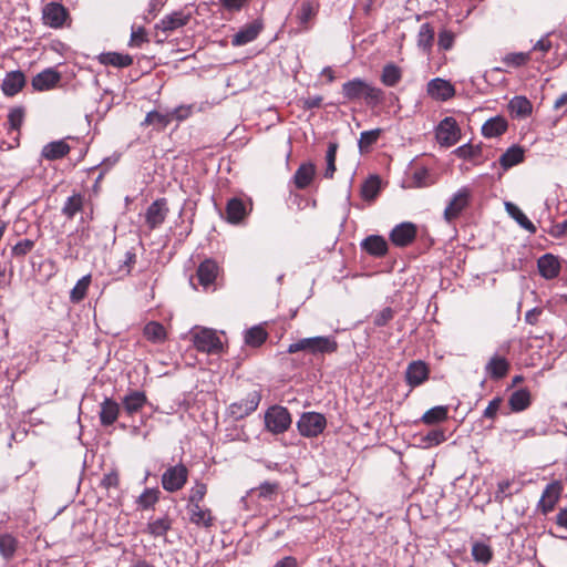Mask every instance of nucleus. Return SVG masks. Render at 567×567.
<instances>
[{
    "label": "nucleus",
    "mask_w": 567,
    "mask_h": 567,
    "mask_svg": "<svg viewBox=\"0 0 567 567\" xmlns=\"http://www.w3.org/2000/svg\"><path fill=\"white\" fill-rule=\"evenodd\" d=\"M260 400L261 394L258 391H252L246 398L231 403L228 406V413L233 419L241 420L257 410Z\"/></svg>",
    "instance_id": "1a4fd4ad"
},
{
    "label": "nucleus",
    "mask_w": 567,
    "mask_h": 567,
    "mask_svg": "<svg viewBox=\"0 0 567 567\" xmlns=\"http://www.w3.org/2000/svg\"><path fill=\"white\" fill-rule=\"evenodd\" d=\"M188 21V17L185 16L184 13L182 12H174L169 16H166L162 19L161 23H162V29L164 31H172V30H175L177 28H181L183 25H185Z\"/></svg>",
    "instance_id": "09e8293b"
},
{
    "label": "nucleus",
    "mask_w": 567,
    "mask_h": 567,
    "mask_svg": "<svg viewBox=\"0 0 567 567\" xmlns=\"http://www.w3.org/2000/svg\"><path fill=\"white\" fill-rule=\"evenodd\" d=\"M560 494H561V485L559 482H553L550 484H548L543 494H542V497L538 502V508L539 511L543 513V514H548L550 513L559 497H560Z\"/></svg>",
    "instance_id": "aec40b11"
},
{
    "label": "nucleus",
    "mask_w": 567,
    "mask_h": 567,
    "mask_svg": "<svg viewBox=\"0 0 567 567\" xmlns=\"http://www.w3.org/2000/svg\"><path fill=\"white\" fill-rule=\"evenodd\" d=\"M25 117V109L23 106H14L8 113V131L19 132Z\"/></svg>",
    "instance_id": "de8ad7c7"
},
{
    "label": "nucleus",
    "mask_w": 567,
    "mask_h": 567,
    "mask_svg": "<svg viewBox=\"0 0 567 567\" xmlns=\"http://www.w3.org/2000/svg\"><path fill=\"white\" fill-rule=\"evenodd\" d=\"M207 493V485L203 482L196 481L195 485L189 491L188 504H200Z\"/></svg>",
    "instance_id": "13d9d810"
},
{
    "label": "nucleus",
    "mask_w": 567,
    "mask_h": 567,
    "mask_svg": "<svg viewBox=\"0 0 567 567\" xmlns=\"http://www.w3.org/2000/svg\"><path fill=\"white\" fill-rule=\"evenodd\" d=\"M338 145L336 143H330L328 145L326 162L327 167L324 171L326 178H332L336 172V157H337Z\"/></svg>",
    "instance_id": "4d7b16f0"
},
{
    "label": "nucleus",
    "mask_w": 567,
    "mask_h": 567,
    "mask_svg": "<svg viewBox=\"0 0 567 567\" xmlns=\"http://www.w3.org/2000/svg\"><path fill=\"white\" fill-rule=\"evenodd\" d=\"M509 368L511 363L504 355L494 353L486 362L484 370L489 379L501 380L507 375Z\"/></svg>",
    "instance_id": "f3484780"
},
{
    "label": "nucleus",
    "mask_w": 567,
    "mask_h": 567,
    "mask_svg": "<svg viewBox=\"0 0 567 567\" xmlns=\"http://www.w3.org/2000/svg\"><path fill=\"white\" fill-rule=\"evenodd\" d=\"M171 527H172V523L167 516L157 518L147 524L148 532L154 537H159V536L166 535V533L171 529Z\"/></svg>",
    "instance_id": "3c124183"
},
{
    "label": "nucleus",
    "mask_w": 567,
    "mask_h": 567,
    "mask_svg": "<svg viewBox=\"0 0 567 567\" xmlns=\"http://www.w3.org/2000/svg\"><path fill=\"white\" fill-rule=\"evenodd\" d=\"M70 150L69 144L64 140H59L45 144L41 155L48 161H55L66 156Z\"/></svg>",
    "instance_id": "cd10ccee"
},
{
    "label": "nucleus",
    "mask_w": 567,
    "mask_h": 567,
    "mask_svg": "<svg viewBox=\"0 0 567 567\" xmlns=\"http://www.w3.org/2000/svg\"><path fill=\"white\" fill-rule=\"evenodd\" d=\"M429 374L430 369L424 361H412L405 370V381L410 386L415 388L423 384L429 379Z\"/></svg>",
    "instance_id": "dca6fc26"
},
{
    "label": "nucleus",
    "mask_w": 567,
    "mask_h": 567,
    "mask_svg": "<svg viewBox=\"0 0 567 567\" xmlns=\"http://www.w3.org/2000/svg\"><path fill=\"white\" fill-rule=\"evenodd\" d=\"M502 403L503 399L501 396H495L493 400H491L488 405L483 411V417L494 421L499 412Z\"/></svg>",
    "instance_id": "0e129e2a"
},
{
    "label": "nucleus",
    "mask_w": 567,
    "mask_h": 567,
    "mask_svg": "<svg viewBox=\"0 0 567 567\" xmlns=\"http://www.w3.org/2000/svg\"><path fill=\"white\" fill-rule=\"evenodd\" d=\"M426 93L435 101L445 102L455 95V87L445 79L434 78L429 81L426 85Z\"/></svg>",
    "instance_id": "9b49d317"
},
{
    "label": "nucleus",
    "mask_w": 567,
    "mask_h": 567,
    "mask_svg": "<svg viewBox=\"0 0 567 567\" xmlns=\"http://www.w3.org/2000/svg\"><path fill=\"white\" fill-rule=\"evenodd\" d=\"M508 110L513 117L524 118L532 114L533 105L526 96L517 95L508 102Z\"/></svg>",
    "instance_id": "7c9ffc66"
},
{
    "label": "nucleus",
    "mask_w": 567,
    "mask_h": 567,
    "mask_svg": "<svg viewBox=\"0 0 567 567\" xmlns=\"http://www.w3.org/2000/svg\"><path fill=\"white\" fill-rule=\"evenodd\" d=\"M68 18L66 9L58 2H50L42 10V19L44 24L58 29L63 27Z\"/></svg>",
    "instance_id": "4468645a"
},
{
    "label": "nucleus",
    "mask_w": 567,
    "mask_h": 567,
    "mask_svg": "<svg viewBox=\"0 0 567 567\" xmlns=\"http://www.w3.org/2000/svg\"><path fill=\"white\" fill-rule=\"evenodd\" d=\"M188 478L187 467L178 463L169 466L162 475V486L166 492L175 493L181 491Z\"/></svg>",
    "instance_id": "0eeeda50"
},
{
    "label": "nucleus",
    "mask_w": 567,
    "mask_h": 567,
    "mask_svg": "<svg viewBox=\"0 0 567 567\" xmlns=\"http://www.w3.org/2000/svg\"><path fill=\"white\" fill-rule=\"evenodd\" d=\"M445 432L442 429L431 430L429 433L422 436L421 444L424 449H431L445 442Z\"/></svg>",
    "instance_id": "8fccbe9b"
},
{
    "label": "nucleus",
    "mask_w": 567,
    "mask_h": 567,
    "mask_svg": "<svg viewBox=\"0 0 567 567\" xmlns=\"http://www.w3.org/2000/svg\"><path fill=\"white\" fill-rule=\"evenodd\" d=\"M460 137L461 131L454 117L447 116L439 123L435 138L441 146H453L458 142Z\"/></svg>",
    "instance_id": "6e6552de"
},
{
    "label": "nucleus",
    "mask_w": 567,
    "mask_h": 567,
    "mask_svg": "<svg viewBox=\"0 0 567 567\" xmlns=\"http://www.w3.org/2000/svg\"><path fill=\"white\" fill-rule=\"evenodd\" d=\"M508 127V123L505 117L503 116H494L489 120H487L482 125V134L485 137L492 138V137H498L503 135Z\"/></svg>",
    "instance_id": "2f4dec72"
},
{
    "label": "nucleus",
    "mask_w": 567,
    "mask_h": 567,
    "mask_svg": "<svg viewBox=\"0 0 567 567\" xmlns=\"http://www.w3.org/2000/svg\"><path fill=\"white\" fill-rule=\"evenodd\" d=\"M449 416V408L446 405H436L427 410L421 417V422L426 425H433L445 421Z\"/></svg>",
    "instance_id": "79ce46f5"
},
{
    "label": "nucleus",
    "mask_w": 567,
    "mask_h": 567,
    "mask_svg": "<svg viewBox=\"0 0 567 567\" xmlns=\"http://www.w3.org/2000/svg\"><path fill=\"white\" fill-rule=\"evenodd\" d=\"M549 235L554 238H563L567 235V219L553 225L549 229Z\"/></svg>",
    "instance_id": "774afa93"
},
{
    "label": "nucleus",
    "mask_w": 567,
    "mask_h": 567,
    "mask_svg": "<svg viewBox=\"0 0 567 567\" xmlns=\"http://www.w3.org/2000/svg\"><path fill=\"white\" fill-rule=\"evenodd\" d=\"M394 311L390 307H385L373 316V323L377 327H384L393 319Z\"/></svg>",
    "instance_id": "69168bd1"
},
{
    "label": "nucleus",
    "mask_w": 567,
    "mask_h": 567,
    "mask_svg": "<svg viewBox=\"0 0 567 567\" xmlns=\"http://www.w3.org/2000/svg\"><path fill=\"white\" fill-rule=\"evenodd\" d=\"M247 214V207L243 199L234 197L227 202L226 218L229 223L238 224Z\"/></svg>",
    "instance_id": "473e14b6"
},
{
    "label": "nucleus",
    "mask_w": 567,
    "mask_h": 567,
    "mask_svg": "<svg viewBox=\"0 0 567 567\" xmlns=\"http://www.w3.org/2000/svg\"><path fill=\"white\" fill-rule=\"evenodd\" d=\"M120 404L111 398H105L101 403L99 413L100 422L103 426L112 425L118 417Z\"/></svg>",
    "instance_id": "bb28decb"
},
{
    "label": "nucleus",
    "mask_w": 567,
    "mask_h": 567,
    "mask_svg": "<svg viewBox=\"0 0 567 567\" xmlns=\"http://www.w3.org/2000/svg\"><path fill=\"white\" fill-rule=\"evenodd\" d=\"M18 548V539L9 533L0 535V555L9 561L13 558Z\"/></svg>",
    "instance_id": "ea45409f"
},
{
    "label": "nucleus",
    "mask_w": 567,
    "mask_h": 567,
    "mask_svg": "<svg viewBox=\"0 0 567 567\" xmlns=\"http://www.w3.org/2000/svg\"><path fill=\"white\" fill-rule=\"evenodd\" d=\"M84 196L80 193H75L66 198L64 205L61 209L62 214L68 219H73L74 216L83 209L84 206Z\"/></svg>",
    "instance_id": "e433bc0d"
},
{
    "label": "nucleus",
    "mask_w": 567,
    "mask_h": 567,
    "mask_svg": "<svg viewBox=\"0 0 567 567\" xmlns=\"http://www.w3.org/2000/svg\"><path fill=\"white\" fill-rule=\"evenodd\" d=\"M159 491L157 488H146L137 498V504L143 509L153 507L158 501Z\"/></svg>",
    "instance_id": "5fc2aeb1"
},
{
    "label": "nucleus",
    "mask_w": 567,
    "mask_h": 567,
    "mask_svg": "<svg viewBox=\"0 0 567 567\" xmlns=\"http://www.w3.org/2000/svg\"><path fill=\"white\" fill-rule=\"evenodd\" d=\"M268 333L260 326H254L245 331V343L257 348L267 340Z\"/></svg>",
    "instance_id": "a18cd8bd"
},
{
    "label": "nucleus",
    "mask_w": 567,
    "mask_h": 567,
    "mask_svg": "<svg viewBox=\"0 0 567 567\" xmlns=\"http://www.w3.org/2000/svg\"><path fill=\"white\" fill-rule=\"evenodd\" d=\"M338 349V342L332 336H318L303 338L289 344L287 352L296 353L305 351L313 355L333 353Z\"/></svg>",
    "instance_id": "f03ea898"
},
{
    "label": "nucleus",
    "mask_w": 567,
    "mask_h": 567,
    "mask_svg": "<svg viewBox=\"0 0 567 567\" xmlns=\"http://www.w3.org/2000/svg\"><path fill=\"white\" fill-rule=\"evenodd\" d=\"M187 513L192 524L205 528L213 526L214 517L209 508L202 507L200 504H187Z\"/></svg>",
    "instance_id": "4be33fe9"
},
{
    "label": "nucleus",
    "mask_w": 567,
    "mask_h": 567,
    "mask_svg": "<svg viewBox=\"0 0 567 567\" xmlns=\"http://www.w3.org/2000/svg\"><path fill=\"white\" fill-rule=\"evenodd\" d=\"M530 59V54L527 52H514L503 56L502 62L512 68H519L525 65Z\"/></svg>",
    "instance_id": "6e6d98bb"
},
{
    "label": "nucleus",
    "mask_w": 567,
    "mask_h": 567,
    "mask_svg": "<svg viewBox=\"0 0 567 567\" xmlns=\"http://www.w3.org/2000/svg\"><path fill=\"white\" fill-rule=\"evenodd\" d=\"M25 84L23 72L17 70L8 72L2 81L1 90L6 96H14Z\"/></svg>",
    "instance_id": "b1692460"
},
{
    "label": "nucleus",
    "mask_w": 567,
    "mask_h": 567,
    "mask_svg": "<svg viewBox=\"0 0 567 567\" xmlns=\"http://www.w3.org/2000/svg\"><path fill=\"white\" fill-rule=\"evenodd\" d=\"M219 266L213 259H205L197 268L196 277L204 290L215 289V281L219 275Z\"/></svg>",
    "instance_id": "9d476101"
},
{
    "label": "nucleus",
    "mask_w": 567,
    "mask_h": 567,
    "mask_svg": "<svg viewBox=\"0 0 567 567\" xmlns=\"http://www.w3.org/2000/svg\"><path fill=\"white\" fill-rule=\"evenodd\" d=\"M147 398L143 391H132L125 394L122 399L124 412L128 416L140 412L145 406Z\"/></svg>",
    "instance_id": "393cba45"
},
{
    "label": "nucleus",
    "mask_w": 567,
    "mask_h": 567,
    "mask_svg": "<svg viewBox=\"0 0 567 567\" xmlns=\"http://www.w3.org/2000/svg\"><path fill=\"white\" fill-rule=\"evenodd\" d=\"M472 557L476 563L486 565L493 558V550L485 542H474L471 550Z\"/></svg>",
    "instance_id": "a19ab883"
},
{
    "label": "nucleus",
    "mask_w": 567,
    "mask_h": 567,
    "mask_svg": "<svg viewBox=\"0 0 567 567\" xmlns=\"http://www.w3.org/2000/svg\"><path fill=\"white\" fill-rule=\"evenodd\" d=\"M389 237L394 246L406 247L416 237V226L410 221L401 223L390 231Z\"/></svg>",
    "instance_id": "ddd939ff"
},
{
    "label": "nucleus",
    "mask_w": 567,
    "mask_h": 567,
    "mask_svg": "<svg viewBox=\"0 0 567 567\" xmlns=\"http://www.w3.org/2000/svg\"><path fill=\"white\" fill-rule=\"evenodd\" d=\"M195 348L208 354H218L223 351L224 344L217 332L209 328H203L193 336Z\"/></svg>",
    "instance_id": "39448f33"
},
{
    "label": "nucleus",
    "mask_w": 567,
    "mask_h": 567,
    "mask_svg": "<svg viewBox=\"0 0 567 567\" xmlns=\"http://www.w3.org/2000/svg\"><path fill=\"white\" fill-rule=\"evenodd\" d=\"M35 241L29 238L19 240L11 249L13 257H24L34 248Z\"/></svg>",
    "instance_id": "bf43d9fd"
},
{
    "label": "nucleus",
    "mask_w": 567,
    "mask_h": 567,
    "mask_svg": "<svg viewBox=\"0 0 567 567\" xmlns=\"http://www.w3.org/2000/svg\"><path fill=\"white\" fill-rule=\"evenodd\" d=\"M315 13V9L310 2H302L297 13L299 24L307 28L308 22L311 20Z\"/></svg>",
    "instance_id": "052dcab7"
},
{
    "label": "nucleus",
    "mask_w": 567,
    "mask_h": 567,
    "mask_svg": "<svg viewBox=\"0 0 567 567\" xmlns=\"http://www.w3.org/2000/svg\"><path fill=\"white\" fill-rule=\"evenodd\" d=\"M434 28L430 23H423L417 33V47L426 54L431 52L434 41Z\"/></svg>",
    "instance_id": "58836bf2"
},
{
    "label": "nucleus",
    "mask_w": 567,
    "mask_h": 567,
    "mask_svg": "<svg viewBox=\"0 0 567 567\" xmlns=\"http://www.w3.org/2000/svg\"><path fill=\"white\" fill-rule=\"evenodd\" d=\"M91 279V275H85L76 281L75 286L70 291V301L72 303H79L86 297Z\"/></svg>",
    "instance_id": "c03bdc74"
},
{
    "label": "nucleus",
    "mask_w": 567,
    "mask_h": 567,
    "mask_svg": "<svg viewBox=\"0 0 567 567\" xmlns=\"http://www.w3.org/2000/svg\"><path fill=\"white\" fill-rule=\"evenodd\" d=\"M454 154L458 158L463 159H475L482 154V147L480 145H472L470 143L458 146L454 150Z\"/></svg>",
    "instance_id": "864d4df0"
},
{
    "label": "nucleus",
    "mask_w": 567,
    "mask_h": 567,
    "mask_svg": "<svg viewBox=\"0 0 567 567\" xmlns=\"http://www.w3.org/2000/svg\"><path fill=\"white\" fill-rule=\"evenodd\" d=\"M61 81V74L53 68H47L32 78L34 91L43 92L52 90Z\"/></svg>",
    "instance_id": "2eb2a0df"
},
{
    "label": "nucleus",
    "mask_w": 567,
    "mask_h": 567,
    "mask_svg": "<svg viewBox=\"0 0 567 567\" xmlns=\"http://www.w3.org/2000/svg\"><path fill=\"white\" fill-rule=\"evenodd\" d=\"M382 130L381 128H374L370 131H363L360 134V138L358 142V146L361 153L369 152L371 146L375 144L381 136Z\"/></svg>",
    "instance_id": "49530a36"
},
{
    "label": "nucleus",
    "mask_w": 567,
    "mask_h": 567,
    "mask_svg": "<svg viewBox=\"0 0 567 567\" xmlns=\"http://www.w3.org/2000/svg\"><path fill=\"white\" fill-rule=\"evenodd\" d=\"M505 209L507 214L526 231L529 234H535L537 231L536 226L528 219V217L522 212V209L513 204L506 203Z\"/></svg>",
    "instance_id": "c9c22d12"
},
{
    "label": "nucleus",
    "mask_w": 567,
    "mask_h": 567,
    "mask_svg": "<svg viewBox=\"0 0 567 567\" xmlns=\"http://www.w3.org/2000/svg\"><path fill=\"white\" fill-rule=\"evenodd\" d=\"M532 403V395L527 389H518L514 391L508 398V405L512 412H523L529 408Z\"/></svg>",
    "instance_id": "72a5a7b5"
},
{
    "label": "nucleus",
    "mask_w": 567,
    "mask_h": 567,
    "mask_svg": "<svg viewBox=\"0 0 567 567\" xmlns=\"http://www.w3.org/2000/svg\"><path fill=\"white\" fill-rule=\"evenodd\" d=\"M168 112L169 121L171 123L175 120L177 122L185 121L192 114V106L190 105H179L174 107Z\"/></svg>",
    "instance_id": "e2e57ef3"
},
{
    "label": "nucleus",
    "mask_w": 567,
    "mask_h": 567,
    "mask_svg": "<svg viewBox=\"0 0 567 567\" xmlns=\"http://www.w3.org/2000/svg\"><path fill=\"white\" fill-rule=\"evenodd\" d=\"M525 158V150L519 145H512L499 157V164L504 171H507L518 164Z\"/></svg>",
    "instance_id": "c756f323"
},
{
    "label": "nucleus",
    "mask_w": 567,
    "mask_h": 567,
    "mask_svg": "<svg viewBox=\"0 0 567 567\" xmlns=\"http://www.w3.org/2000/svg\"><path fill=\"white\" fill-rule=\"evenodd\" d=\"M327 427V419L318 412H303L297 421L299 434L307 439L319 436Z\"/></svg>",
    "instance_id": "20e7f679"
},
{
    "label": "nucleus",
    "mask_w": 567,
    "mask_h": 567,
    "mask_svg": "<svg viewBox=\"0 0 567 567\" xmlns=\"http://www.w3.org/2000/svg\"><path fill=\"white\" fill-rule=\"evenodd\" d=\"M143 336L153 344H162L167 339V331L161 322L150 321L143 328Z\"/></svg>",
    "instance_id": "c85d7f7f"
},
{
    "label": "nucleus",
    "mask_w": 567,
    "mask_h": 567,
    "mask_svg": "<svg viewBox=\"0 0 567 567\" xmlns=\"http://www.w3.org/2000/svg\"><path fill=\"white\" fill-rule=\"evenodd\" d=\"M97 60L103 65H112L115 68H127L133 63V58L130 54L120 52L101 53Z\"/></svg>",
    "instance_id": "f704fd0d"
},
{
    "label": "nucleus",
    "mask_w": 567,
    "mask_h": 567,
    "mask_svg": "<svg viewBox=\"0 0 567 567\" xmlns=\"http://www.w3.org/2000/svg\"><path fill=\"white\" fill-rule=\"evenodd\" d=\"M316 175V166L313 163H302L296 171L292 183L295 184L296 188L298 189H305L307 188L313 177Z\"/></svg>",
    "instance_id": "a878e982"
},
{
    "label": "nucleus",
    "mask_w": 567,
    "mask_h": 567,
    "mask_svg": "<svg viewBox=\"0 0 567 567\" xmlns=\"http://www.w3.org/2000/svg\"><path fill=\"white\" fill-rule=\"evenodd\" d=\"M264 24L261 20H255L251 23L244 25L231 38L234 47H241L256 40L261 32Z\"/></svg>",
    "instance_id": "a211bd4d"
},
{
    "label": "nucleus",
    "mask_w": 567,
    "mask_h": 567,
    "mask_svg": "<svg viewBox=\"0 0 567 567\" xmlns=\"http://www.w3.org/2000/svg\"><path fill=\"white\" fill-rule=\"evenodd\" d=\"M291 423L292 417L286 406L275 404L269 406L265 413V427L272 434L285 433Z\"/></svg>",
    "instance_id": "7ed1b4c3"
},
{
    "label": "nucleus",
    "mask_w": 567,
    "mask_h": 567,
    "mask_svg": "<svg viewBox=\"0 0 567 567\" xmlns=\"http://www.w3.org/2000/svg\"><path fill=\"white\" fill-rule=\"evenodd\" d=\"M402 79L401 69L393 64L388 63L383 66L381 73V82L389 87L395 86Z\"/></svg>",
    "instance_id": "37998d69"
},
{
    "label": "nucleus",
    "mask_w": 567,
    "mask_h": 567,
    "mask_svg": "<svg viewBox=\"0 0 567 567\" xmlns=\"http://www.w3.org/2000/svg\"><path fill=\"white\" fill-rule=\"evenodd\" d=\"M455 41V34L446 29L439 32L437 47L440 50L449 51L453 48Z\"/></svg>",
    "instance_id": "680f3d73"
},
{
    "label": "nucleus",
    "mask_w": 567,
    "mask_h": 567,
    "mask_svg": "<svg viewBox=\"0 0 567 567\" xmlns=\"http://www.w3.org/2000/svg\"><path fill=\"white\" fill-rule=\"evenodd\" d=\"M380 190V179L378 176L368 178L362 187L361 195L364 199H374Z\"/></svg>",
    "instance_id": "603ef678"
},
{
    "label": "nucleus",
    "mask_w": 567,
    "mask_h": 567,
    "mask_svg": "<svg viewBox=\"0 0 567 567\" xmlns=\"http://www.w3.org/2000/svg\"><path fill=\"white\" fill-rule=\"evenodd\" d=\"M278 487V483L264 482L257 488L258 495L259 497L270 499L276 494Z\"/></svg>",
    "instance_id": "338daca9"
},
{
    "label": "nucleus",
    "mask_w": 567,
    "mask_h": 567,
    "mask_svg": "<svg viewBox=\"0 0 567 567\" xmlns=\"http://www.w3.org/2000/svg\"><path fill=\"white\" fill-rule=\"evenodd\" d=\"M137 262V254L136 248L131 247L126 249L123 256L114 262L113 274H115L118 278L127 277L132 274L135 265Z\"/></svg>",
    "instance_id": "412c9836"
},
{
    "label": "nucleus",
    "mask_w": 567,
    "mask_h": 567,
    "mask_svg": "<svg viewBox=\"0 0 567 567\" xmlns=\"http://www.w3.org/2000/svg\"><path fill=\"white\" fill-rule=\"evenodd\" d=\"M342 95L347 101L363 99L368 105L377 106L384 100V92L361 78H354L342 84Z\"/></svg>",
    "instance_id": "f257e3e1"
},
{
    "label": "nucleus",
    "mask_w": 567,
    "mask_h": 567,
    "mask_svg": "<svg viewBox=\"0 0 567 567\" xmlns=\"http://www.w3.org/2000/svg\"><path fill=\"white\" fill-rule=\"evenodd\" d=\"M360 248L374 258H382L388 254L389 245L383 236L370 235L361 240Z\"/></svg>",
    "instance_id": "6ab92c4d"
},
{
    "label": "nucleus",
    "mask_w": 567,
    "mask_h": 567,
    "mask_svg": "<svg viewBox=\"0 0 567 567\" xmlns=\"http://www.w3.org/2000/svg\"><path fill=\"white\" fill-rule=\"evenodd\" d=\"M168 206L166 198H158L154 200L146 209L145 223L150 229L159 227L168 215Z\"/></svg>",
    "instance_id": "f8f14e48"
},
{
    "label": "nucleus",
    "mask_w": 567,
    "mask_h": 567,
    "mask_svg": "<svg viewBox=\"0 0 567 567\" xmlns=\"http://www.w3.org/2000/svg\"><path fill=\"white\" fill-rule=\"evenodd\" d=\"M472 192L468 187H461L451 198L443 212V218L451 224L460 217L462 212L470 205Z\"/></svg>",
    "instance_id": "423d86ee"
},
{
    "label": "nucleus",
    "mask_w": 567,
    "mask_h": 567,
    "mask_svg": "<svg viewBox=\"0 0 567 567\" xmlns=\"http://www.w3.org/2000/svg\"><path fill=\"white\" fill-rule=\"evenodd\" d=\"M171 124L168 112L151 111L146 114L142 126L152 125L156 131H164Z\"/></svg>",
    "instance_id": "4c0bfd02"
},
{
    "label": "nucleus",
    "mask_w": 567,
    "mask_h": 567,
    "mask_svg": "<svg viewBox=\"0 0 567 567\" xmlns=\"http://www.w3.org/2000/svg\"><path fill=\"white\" fill-rule=\"evenodd\" d=\"M537 268L539 275L547 279L556 278L560 272V264L556 256L551 254H545L537 260Z\"/></svg>",
    "instance_id": "5701e85b"
}]
</instances>
